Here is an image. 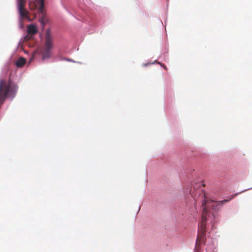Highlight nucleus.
<instances>
[{
    "instance_id": "nucleus-1",
    "label": "nucleus",
    "mask_w": 252,
    "mask_h": 252,
    "mask_svg": "<svg viewBox=\"0 0 252 252\" xmlns=\"http://www.w3.org/2000/svg\"><path fill=\"white\" fill-rule=\"evenodd\" d=\"M204 186L205 184L202 182L195 183L190 190V194L194 199L196 201L200 200L202 203V219L198 227L196 240V242L198 244L202 242L205 236L207 221L212 222L215 217L213 211L219 210L223 203L227 202L231 199H224L219 202L207 199L206 194L202 189Z\"/></svg>"
},
{
    "instance_id": "nucleus-2",
    "label": "nucleus",
    "mask_w": 252,
    "mask_h": 252,
    "mask_svg": "<svg viewBox=\"0 0 252 252\" xmlns=\"http://www.w3.org/2000/svg\"><path fill=\"white\" fill-rule=\"evenodd\" d=\"M18 86L11 79L0 80V105L7 97H13L17 91Z\"/></svg>"
},
{
    "instance_id": "nucleus-3",
    "label": "nucleus",
    "mask_w": 252,
    "mask_h": 252,
    "mask_svg": "<svg viewBox=\"0 0 252 252\" xmlns=\"http://www.w3.org/2000/svg\"><path fill=\"white\" fill-rule=\"evenodd\" d=\"M53 47V37L49 29L46 32L44 48L42 52V58L45 59L51 56V50Z\"/></svg>"
},
{
    "instance_id": "nucleus-4",
    "label": "nucleus",
    "mask_w": 252,
    "mask_h": 252,
    "mask_svg": "<svg viewBox=\"0 0 252 252\" xmlns=\"http://www.w3.org/2000/svg\"><path fill=\"white\" fill-rule=\"evenodd\" d=\"M29 5L31 10L37 9L39 13H42L44 6V0H34V1H30Z\"/></svg>"
},
{
    "instance_id": "nucleus-5",
    "label": "nucleus",
    "mask_w": 252,
    "mask_h": 252,
    "mask_svg": "<svg viewBox=\"0 0 252 252\" xmlns=\"http://www.w3.org/2000/svg\"><path fill=\"white\" fill-rule=\"evenodd\" d=\"M25 0H18V10L21 18L29 19L28 11L25 9Z\"/></svg>"
},
{
    "instance_id": "nucleus-6",
    "label": "nucleus",
    "mask_w": 252,
    "mask_h": 252,
    "mask_svg": "<svg viewBox=\"0 0 252 252\" xmlns=\"http://www.w3.org/2000/svg\"><path fill=\"white\" fill-rule=\"evenodd\" d=\"M28 32L30 34L34 35L37 32V30L35 25H31L28 27Z\"/></svg>"
},
{
    "instance_id": "nucleus-7",
    "label": "nucleus",
    "mask_w": 252,
    "mask_h": 252,
    "mask_svg": "<svg viewBox=\"0 0 252 252\" xmlns=\"http://www.w3.org/2000/svg\"><path fill=\"white\" fill-rule=\"evenodd\" d=\"M26 63L25 59L23 57H20L16 62V65L18 67H22Z\"/></svg>"
},
{
    "instance_id": "nucleus-8",
    "label": "nucleus",
    "mask_w": 252,
    "mask_h": 252,
    "mask_svg": "<svg viewBox=\"0 0 252 252\" xmlns=\"http://www.w3.org/2000/svg\"><path fill=\"white\" fill-rule=\"evenodd\" d=\"M158 64H160L161 65H161V63H160V62H158Z\"/></svg>"
},
{
    "instance_id": "nucleus-9",
    "label": "nucleus",
    "mask_w": 252,
    "mask_h": 252,
    "mask_svg": "<svg viewBox=\"0 0 252 252\" xmlns=\"http://www.w3.org/2000/svg\"><path fill=\"white\" fill-rule=\"evenodd\" d=\"M43 19H42V20H41V22H43Z\"/></svg>"
}]
</instances>
